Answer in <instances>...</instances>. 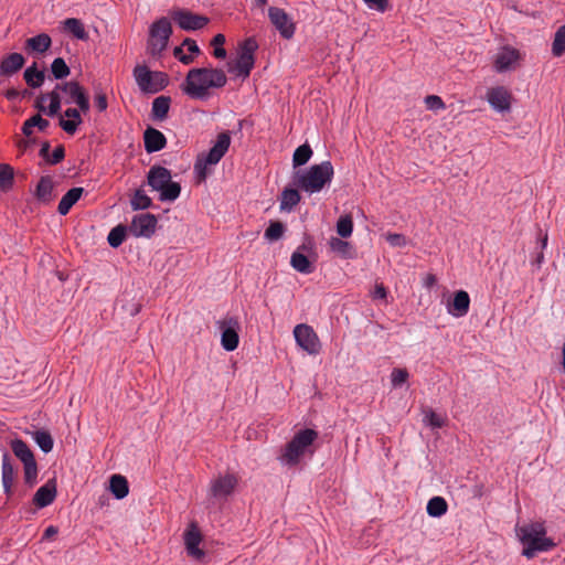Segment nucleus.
I'll return each instance as SVG.
<instances>
[{
  "mask_svg": "<svg viewBox=\"0 0 565 565\" xmlns=\"http://www.w3.org/2000/svg\"><path fill=\"white\" fill-rule=\"evenodd\" d=\"M386 288L382 284L375 286L373 292V297L375 299H384L386 298Z\"/></svg>",
  "mask_w": 565,
  "mask_h": 565,
  "instance_id": "nucleus-57",
  "label": "nucleus"
},
{
  "mask_svg": "<svg viewBox=\"0 0 565 565\" xmlns=\"http://www.w3.org/2000/svg\"><path fill=\"white\" fill-rule=\"evenodd\" d=\"M65 157V149L62 145H58L50 158H47V163L50 164H57L61 162Z\"/></svg>",
  "mask_w": 565,
  "mask_h": 565,
  "instance_id": "nucleus-53",
  "label": "nucleus"
},
{
  "mask_svg": "<svg viewBox=\"0 0 565 565\" xmlns=\"http://www.w3.org/2000/svg\"><path fill=\"white\" fill-rule=\"evenodd\" d=\"M285 231V226L281 222H271L265 231V237L268 241L279 239Z\"/></svg>",
  "mask_w": 565,
  "mask_h": 565,
  "instance_id": "nucleus-47",
  "label": "nucleus"
},
{
  "mask_svg": "<svg viewBox=\"0 0 565 565\" xmlns=\"http://www.w3.org/2000/svg\"><path fill=\"white\" fill-rule=\"evenodd\" d=\"M18 478V469L13 466L11 457L8 452L2 456L1 463V481L6 495L10 498L13 492V486Z\"/></svg>",
  "mask_w": 565,
  "mask_h": 565,
  "instance_id": "nucleus-18",
  "label": "nucleus"
},
{
  "mask_svg": "<svg viewBox=\"0 0 565 565\" xmlns=\"http://www.w3.org/2000/svg\"><path fill=\"white\" fill-rule=\"evenodd\" d=\"M181 63L185 64V65H189L190 63L193 62V57L192 55H188V54H183L180 60H179Z\"/></svg>",
  "mask_w": 565,
  "mask_h": 565,
  "instance_id": "nucleus-64",
  "label": "nucleus"
},
{
  "mask_svg": "<svg viewBox=\"0 0 565 565\" xmlns=\"http://www.w3.org/2000/svg\"><path fill=\"white\" fill-rule=\"evenodd\" d=\"M31 435L32 439L36 443L43 452L47 454L53 449L54 441L47 430L38 429Z\"/></svg>",
  "mask_w": 565,
  "mask_h": 565,
  "instance_id": "nucleus-36",
  "label": "nucleus"
},
{
  "mask_svg": "<svg viewBox=\"0 0 565 565\" xmlns=\"http://www.w3.org/2000/svg\"><path fill=\"white\" fill-rule=\"evenodd\" d=\"M225 43V36L221 33L216 34L211 42V45L214 47H223Z\"/></svg>",
  "mask_w": 565,
  "mask_h": 565,
  "instance_id": "nucleus-58",
  "label": "nucleus"
},
{
  "mask_svg": "<svg viewBox=\"0 0 565 565\" xmlns=\"http://www.w3.org/2000/svg\"><path fill=\"white\" fill-rule=\"evenodd\" d=\"M231 145V136L227 131L221 132L217 136L216 142L210 149L209 153L205 156L204 163L205 164H216L227 152Z\"/></svg>",
  "mask_w": 565,
  "mask_h": 565,
  "instance_id": "nucleus-20",
  "label": "nucleus"
},
{
  "mask_svg": "<svg viewBox=\"0 0 565 565\" xmlns=\"http://www.w3.org/2000/svg\"><path fill=\"white\" fill-rule=\"evenodd\" d=\"M330 247L333 252H337L338 254H340L343 257H348L350 255V250H351L350 243H348L341 238L332 237L330 239Z\"/></svg>",
  "mask_w": 565,
  "mask_h": 565,
  "instance_id": "nucleus-48",
  "label": "nucleus"
},
{
  "mask_svg": "<svg viewBox=\"0 0 565 565\" xmlns=\"http://www.w3.org/2000/svg\"><path fill=\"white\" fill-rule=\"evenodd\" d=\"M134 77L142 93L156 94L168 85V76L163 72H152L146 65L134 68Z\"/></svg>",
  "mask_w": 565,
  "mask_h": 565,
  "instance_id": "nucleus-7",
  "label": "nucleus"
},
{
  "mask_svg": "<svg viewBox=\"0 0 565 565\" xmlns=\"http://www.w3.org/2000/svg\"><path fill=\"white\" fill-rule=\"evenodd\" d=\"M213 55L216 58H224L226 56V51L224 47H214Z\"/></svg>",
  "mask_w": 565,
  "mask_h": 565,
  "instance_id": "nucleus-62",
  "label": "nucleus"
},
{
  "mask_svg": "<svg viewBox=\"0 0 565 565\" xmlns=\"http://www.w3.org/2000/svg\"><path fill=\"white\" fill-rule=\"evenodd\" d=\"M58 90L60 89L55 88L52 92L42 94L38 97L35 107L39 111L46 113L51 117L58 114L61 109V96Z\"/></svg>",
  "mask_w": 565,
  "mask_h": 565,
  "instance_id": "nucleus-19",
  "label": "nucleus"
},
{
  "mask_svg": "<svg viewBox=\"0 0 565 565\" xmlns=\"http://www.w3.org/2000/svg\"><path fill=\"white\" fill-rule=\"evenodd\" d=\"M145 149L148 153L157 152L167 145L164 135L154 128H147L143 132Z\"/></svg>",
  "mask_w": 565,
  "mask_h": 565,
  "instance_id": "nucleus-25",
  "label": "nucleus"
},
{
  "mask_svg": "<svg viewBox=\"0 0 565 565\" xmlns=\"http://www.w3.org/2000/svg\"><path fill=\"white\" fill-rule=\"evenodd\" d=\"M56 534H57V529L55 526H53V525H50L49 527L45 529L44 534H43V539L44 540H49V539L53 537Z\"/></svg>",
  "mask_w": 565,
  "mask_h": 565,
  "instance_id": "nucleus-60",
  "label": "nucleus"
},
{
  "mask_svg": "<svg viewBox=\"0 0 565 565\" xmlns=\"http://www.w3.org/2000/svg\"><path fill=\"white\" fill-rule=\"evenodd\" d=\"M171 99L168 96H159L153 99L151 114L157 120H163L167 118L170 109Z\"/></svg>",
  "mask_w": 565,
  "mask_h": 565,
  "instance_id": "nucleus-32",
  "label": "nucleus"
},
{
  "mask_svg": "<svg viewBox=\"0 0 565 565\" xmlns=\"http://www.w3.org/2000/svg\"><path fill=\"white\" fill-rule=\"evenodd\" d=\"M515 530L523 545L522 555L526 558H533L537 553L548 552L555 547L554 541L546 536V529L542 522L516 526Z\"/></svg>",
  "mask_w": 565,
  "mask_h": 565,
  "instance_id": "nucleus-2",
  "label": "nucleus"
},
{
  "mask_svg": "<svg viewBox=\"0 0 565 565\" xmlns=\"http://www.w3.org/2000/svg\"><path fill=\"white\" fill-rule=\"evenodd\" d=\"M520 60V52L513 47L504 46L495 55L494 67L498 72H505Z\"/></svg>",
  "mask_w": 565,
  "mask_h": 565,
  "instance_id": "nucleus-22",
  "label": "nucleus"
},
{
  "mask_svg": "<svg viewBox=\"0 0 565 565\" xmlns=\"http://www.w3.org/2000/svg\"><path fill=\"white\" fill-rule=\"evenodd\" d=\"M222 330L221 344L226 351H234L238 347L239 322L236 318L230 317L220 322Z\"/></svg>",
  "mask_w": 565,
  "mask_h": 565,
  "instance_id": "nucleus-13",
  "label": "nucleus"
},
{
  "mask_svg": "<svg viewBox=\"0 0 565 565\" xmlns=\"http://www.w3.org/2000/svg\"><path fill=\"white\" fill-rule=\"evenodd\" d=\"M13 455L23 463L24 482L32 488L38 481V463L34 454L29 445L22 439L15 438L10 441Z\"/></svg>",
  "mask_w": 565,
  "mask_h": 565,
  "instance_id": "nucleus-6",
  "label": "nucleus"
},
{
  "mask_svg": "<svg viewBox=\"0 0 565 565\" xmlns=\"http://www.w3.org/2000/svg\"><path fill=\"white\" fill-rule=\"evenodd\" d=\"M268 18L281 38L289 40L294 36L296 25L292 22L290 15L284 9L278 7H269Z\"/></svg>",
  "mask_w": 565,
  "mask_h": 565,
  "instance_id": "nucleus-11",
  "label": "nucleus"
},
{
  "mask_svg": "<svg viewBox=\"0 0 565 565\" xmlns=\"http://www.w3.org/2000/svg\"><path fill=\"white\" fill-rule=\"evenodd\" d=\"M44 78V73L36 68L35 63L24 71V79L30 87H40L43 84Z\"/></svg>",
  "mask_w": 565,
  "mask_h": 565,
  "instance_id": "nucleus-39",
  "label": "nucleus"
},
{
  "mask_svg": "<svg viewBox=\"0 0 565 565\" xmlns=\"http://www.w3.org/2000/svg\"><path fill=\"white\" fill-rule=\"evenodd\" d=\"M53 190V179L49 175L42 177L38 183L35 196L39 201L43 203H49L54 199Z\"/></svg>",
  "mask_w": 565,
  "mask_h": 565,
  "instance_id": "nucleus-28",
  "label": "nucleus"
},
{
  "mask_svg": "<svg viewBox=\"0 0 565 565\" xmlns=\"http://www.w3.org/2000/svg\"><path fill=\"white\" fill-rule=\"evenodd\" d=\"M226 82L227 77L222 70L192 68L186 74L183 90L192 98H204L210 88H221Z\"/></svg>",
  "mask_w": 565,
  "mask_h": 565,
  "instance_id": "nucleus-1",
  "label": "nucleus"
},
{
  "mask_svg": "<svg viewBox=\"0 0 565 565\" xmlns=\"http://www.w3.org/2000/svg\"><path fill=\"white\" fill-rule=\"evenodd\" d=\"M130 204L134 211L146 210L151 206L152 201L142 189H138L132 195Z\"/></svg>",
  "mask_w": 565,
  "mask_h": 565,
  "instance_id": "nucleus-41",
  "label": "nucleus"
},
{
  "mask_svg": "<svg viewBox=\"0 0 565 565\" xmlns=\"http://www.w3.org/2000/svg\"><path fill=\"white\" fill-rule=\"evenodd\" d=\"M51 72L56 79H63L70 75V67L64 58L56 57L51 64Z\"/></svg>",
  "mask_w": 565,
  "mask_h": 565,
  "instance_id": "nucleus-44",
  "label": "nucleus"
},
{
  "mask_svg": "<svg viewBox=\"0 0 565 565\" xmlns=\"http://www.w3.org/2000/svg\"><path fill=\"white\" fill-rule=\"evenodd\" d=\"M448 504L443 497L431 498L426 507L427 513L430 516L439 518L447 512Z\"/></svg>",
  "mask_w": 565,
  "mask_h": 565,
  "instance_id": "nucleus-38",
  "label": "nucleus"
},
{
  "mask_svg": "<svg viewBox=\"0 0 565 565\" xmlns=\"http://www.w3.org/2000/svg\"><path fill=\"white\" fill-rule=\"evenodd\" d=\"M408 379V372L406 369H394L391 374L393 386L397 387L404 384Z\"/></svg>",
  "mask_w": 565,
  "mask_h": 565,
  "instance_id": "nucleus-51",
  "label": "nucleus"
},
{
  "mask_svg": "<svg viewBox=\"0 0 565 565\" xmlns=\"http://www.w3.org/2000/svg\"><path fill=\"white\" fill-rule=\"evenodd\" d=\"M127 232L128 228L124 225L115 226L107 236L108 244L114 248L119 247L124 243Z\"/></svg>",
  "mask_w": 565,
  "mask_h": 565,
  "instance_id": "nucleus-42",
  "label": "nucleus"
},
{
  "mask_svg": "<svg viewBox=\"0 0 565 565\" xmlns=\"http://www.w3.org/2000/svg\"><path fill=\"white\" fill-rule=\"evenodd\" d=\"M56 89H61L70 96L67 103H74L78 108L86 114L89 110V99L84 88L77 82H66L57 84Z\"/></svg>",
  "mask_w": 565,
  "mask_h": 565,
  "instance_id": "nucleus-14",
  "label": "nucleus"
},
{
  "mask_svg": "<svg viewBox=\"0 0 565 565\" xmlns=\"http://www.w3.org/2000/svg\"><path fill=\"white\" fill-rule=\"evenodd\" d=\"M81 109L78 108H67L64 113V115L68 119H64L63 117L60 118V126L61 128L68 135H74L78 128V126L82 124V117H81Z\"/></svg>",
  "mask_w": 565,
  "mask_h": 565,
  "instance_id": "nucleus-27",
  "label": "nucleus"
},
{
  "mask_svg": "<svg viewBox=\"0 0 565 565\" xmlns=\"http://www.w3.org/2000/svg\"><path fill=\"white\" fill-rule=\"evenodd\" d=\"M182 46H186L188 51L191 54H199L200 53V47L198 46L196 42L194 40H192V39H185L183 41Z\"/></svg>",
  "mask_w": 565,
  "mask_h": 565,
  "instance_id": "nucleus-56",
  "label": "nucleus"
},
{
  "mask_svg": "<svg viewBox=\"0 0 565 565\" xmlns=\"http://www.w3.org/2000/svg\"><path fill=\"white\" fill-rule=\"evenodd\" d=\"M148 185L159 192L160 201H175L181 193V185L172 181L171 171L161 166H153L147 174Z\"/></svg>",
  "mask_w": 565,
  "mask_h": 565,
  "instance_id": "nucleus-5",
  "label": "nucleus"
},
{
  "mask_svg": "<svg viewBox=\"0 0 565 565\" xmlns=\"http://www.w3.org/2000/svg\"><path fill=\"white\" fill-rule=\"evenodd\" d=\"M25 63V60L20 53H11L7 55L0 64L1 75L11 76L20 71Z\"/></svg>",
  "mask_w": 565,
  "mask_h": 565,
  "instance_id": "nucleus-26",
  "label": "nucleus"
},
{
  "mask_svg": "<svg viewBox=\"0 0 565 565\" xmlns=\"http://www.w3.org/2000/svg\"><path fill=\"white\" fill-rule=\"evenodd\" d=\"M487 99L498 111H507L511 107V94L502 86L489 89L487 93Z\"/></svg>",
  "mask_w": 565,
  "mask_h": 565,
  "instance_id": "nucleus-21",
  "label": "nucleus"
},
{
  "mask_svg": "<svg viewBox=\"0 0 565 565\" xmlns=\"http://www.w3.org/2000/svg\"><path fill=\"white\" fill-rule=\"evenodd\" d=\"M353 232V220L350 214L341 215L337 222V233L343 237H350Z\"/></svg>",
  "mask_w": 565,
  "mask_h": 565,
  "instance_id": "nucleus-43",
  "label": "nucleus"
},
{
  "mask_svg": "<svg viewBox=\"0 0 565 565\" xmlns=\"http://www.w3.org/2000/svg\"><path fill=\"white\" fill-rule=\"evenodd\" d=\"M158 220L153 214L141 213L134 216L128 227L129 234L135 237H151L156 232Z\"/></svg>",
  "mask_w": 565,
  "mask_h": 565,
  "instance_id": "nucleus-12",
  "label": "nucleus"
},
{
  "mask_svg": "<svg viewBox=\"0 0 565 565\" xmlns=\"http://www.w3.org/2000/svg\"><path fill=\"white\" fill-rule=\"evenodd\" d=\"M436 281H437L436 276L433 274H429L426 276V278L424 280V285L427 288H431L436 284Z\"/></svg>",
  "mask_w": 565,
  "mask_h": 565,
  "instance_id": "nucleus-61",
  "label": "nucleus"
},
{
  "mask_svg": "<svg viewBox=\"0 0 565 565\" xmlns=\"http://www.w3.org/2000/svg\"><path fill=\"white\" fill-rule=\"evenodd\" d=\"M334 169L331 161H322L309 169L298 171L295 174L294 184L306 193H318L333 179Z\"/></svg>",
  "mask_w": 565,
  "mask_h": 565,
  "instance_id": "nucleus-3",
  "label": "nucleus"
},
{
  "mask_svg": "<svg viewBox=\"0 0 565 565\" xmlns=\"http://www.w3.org/2000/svg\"><path fill=\"white\" fill-rule=\"evenodd\" d=\"M237 478L234 475L220 476L210 483V493L215 499H226L235 489Z\"/></svg>",
  "mask_w": 565,
  "mask_h": 565,
  "instance_id": "nucleus-16",
  "label": "nucleus"
},
{
  "mask_svg": "<svg viewBox=\"0 0 565 565\" xmlns=\"http://www.w3.org/2000/svg\"><path fill=\"white\" fill-rule=\"evenodd\" d=\"M172 19L182 30L195 31L204 28L209 19L204 15L192 13L188 10H175L172 12Z\"/></svg>",
  "mask_w": 565,
  "mask_h": 565,
  "instance_id": "nucleus-15",
  "label": "nucleus"
},
{
  "mask_svg": "<svg viewBox=\"0 0 565 565\" xmlns=\"http://www.w3.org/2000/svg\"><path fill=\"white\" fill-rule=\"evenodd\" d=\"M56 498V483L55 480H49L45 484L40 487L34 497L33 503L39 509L50 505Z\"/></svg>",
  "mask_w": 565,
  "mask_h": 565,
  "instance_id": "nucleus-23",
  "label": "nucleus"
},
{
  "mask_svg": "<svg viewBox=\"0 0 565 565\" xmlns=\"http://www.w3.org/2000/svg\"><path fill=\"white\" fill-rule=\"evenodd\" d=\"M317 438L318 433L313 429L306 428L298 431L281 450L279 461L288 467L297 466L306 454H313L312 445Z\"/></svg>",
  "mask_w": 565,
  "mask_h": 565,
  "instance_id": "nucleus-4",
  "label": "nucleus"
},
{
  "mask_svg": "<svg viewBox=\"0 0 565 565\" xmlns=\"http://www.w3.org/2000/svg\"><path fill=\"white\" fill-rule=\"evenodd\" d=\"M40 156L45 159V161L47 162V158L51 157L50 154V142L49 141H44L42 143V147L40 149Z\"/></svg>",
  "mask_w": 565,
  "mask_h": 565,
  "instance_id": "nucleus-59",
  "label": "nucleus"
},
{
  "mask_svg": "<svg viewBox=\"0 0 565 565\" xmlns=\"http://www.w3.org/2000/svg\"><path fill=\"white\" fill-rule=\"evenodd\" d=\"M257 50V43L253 39H247L243 42L238 50V56L233 65H230L228 71L235 73L237 76L247 78L254 67L255 58L254 53Z\"/></svg>",
  "mask_w": 565,
  "mask_h": 565,
  "instance_id": "nucleus-8",
  "label": "nucleus"
},
{
  "mask_svg": "<svg viewBox=\"0 0 565 565\" xmlns=\"http://www.w3.org/2000/svg\"><path fill=\"white\" fill-rule=\"evenodd\" d=\"M446 416L437 414L433 409L424 412V423L433 428H441L446 424Z\"/></svg>",
  "mask_w": 565,
  "mask_h": 565,
  "instance_id": "nucleus-45",
  "label": "nucleus"
},
{
  "mask_svg": "<svg viewBox=\"0 0 565 565\" xmlns=\"http://www.w3.org/2000/svg\"><path fill=\"white\" fill-rule=\"evenodd\" d=\"M171 33V23L167 18H161L151 25L148 40V50L151 55H159L166 50Z\"/></svg>",
  "mask_w": 565,
  "mask_h": 565,
  "instance_id": "nucleus-9",
  "label": "nucleus"
},
{
  "mask_svg": "<svg viewBox=\"0 0 565 565\" xmlns=\"http://www.w3.org/2000/svg\"><path fill=\"white\" fill-rule=\"evenodd\" d=\"M194 168L199 172L200 178L204 179L205 178V172H204V169L202 168V162L200 160H198V162L195 163Z\"/></svg>",
  "mask_w": 565,
  "mask_h": 565,
  "instance_id": "nucleus-63",
  "label": "nucleus"
},
{
  "mask_svg": "<svg viewBox=\"0 0 565 565\" xmlns=\"http://www.w3.org/2000/svg\"><path fill=\"white\" fill-rule=\"evenodd\" d=\"M183 536L188 554L195 559H201L204 556V552L200 548L202 534L196 523L192 522L184 532Z\"/></svg>",
  "mask_w": 565,
  "mask_h": 565,
  "instance_id": "nucleus-17",
  "label": "nucleus"
},
{
  "mask_svg": "<svg viewBox=\"0 0 565 565\" xmlns=\"http://www.w3.org/2000/svg\"><path fill=\"white\" fill-rule=\"evenodd\" d=\"M312 156V149L308 143L299 146L292 156V164L295 168L306 164Z\"/></svg>",
  "mask_w": 565,
  "mask_h": 565,
  "instance_id": "nucleus-40",
  "label": "nucleus"
},
{
  "mask_svg": "<svg viewBox=\"0 0 565 565\" xmlns=\"http://www.w3.org/2000/svg\"><path fill=\"white\" fill-rule=\"evenodd\" d=\"M13 181V171L7 164H0V189L6 190L11 186Z\"/></svg>",
  "mask_w": 565,
  "mask_h": 565,
  "instance_id": "nucleus-49",
  "label": "nucleus"
},
{
  "mask_svg": "<svg viewBox=\"0 0 565 565\" xmlns=\"http://www.w3.org/2000/svg\"><path fill=\"white\" fill-rule=\"evenodd\" d=\"M51 44L52 40L50 35L46 33H41L39 35L30 38L25 42L26 49L36 53L46 52L50 49Z\"/></svg>",
  "mask_w": 565,
  "mask_h": 565,
  "instance_id": "nucleus-30",
  "label": "nucleus"
},
{
  "mask_svg": "<svg viewBox=\"0 0 565 565\" xmlns=\"http://www.w3.org/2000/svg\"><path fill=\"white\" fill-rule=\"evenodd\" d=\"M300 199L297 189L286 188L280 195V211L290 212L300 202Z\"/></svg>",
  "mask_w": 565,
  "mask_h": 565,
  "instance_id": "nucleus-31",
  "label": "nucleus"
},
{
  "mask_svg": "<svg viewBox=\"0 0 565 565\" xmlns=\"http://www.w3.org/2000/svg\"><path fill=\"white\" fill-rule=\"evenodd\" d=\"M425 105L429 110L434 111L444 110L446 108L444 100L437 95L426 96Z\"/></svg>",
  "mask_w": 565,
  "mask_h": 565,
  "instance_id": "nucleus-50",
  "label": "nucleus"
},
{
  "mask_svg": "<svg viewBox=\"0 0 565 565\" xmlns=\"http://www.w3.org/2000/svg\"><path fill=\"white\" fill-rule=\"evenodd\" d=\"M294 337L297 344L311 355L319 353L321 344L312 327L300 323L294 329Z\"/></svg>",
  "mask_w": 565,
  "mask_h": 565,
  "instance_id": "nucleus-10",
  "label": "nucleus"
},
{
  "mask_svg": "<svg viewBox=\"0 0 565 565\" xmlns=\"http://www.w3.org/2000/svg\"><path fill=\"white\" fill-rule=\"evenodd\" d=\"M50 126V121L42 118L41 115H34L22 125V134L26 137L32 135V128L36 127L39 130L44 131Z\"/></svg>",
  "mask_w": 565,
  "mask_h": 565,
  "instance_id": "nucleus-35",
  "label": "nucleus"
},
{
  "mask_svg": "<svg viewBox=\"0 0 565 565\" xmlns=\"http://www.w3.org/2000/svg\"><path fill=\"white\" fill-rule=\"evenodd\" d=\"M369 9L385 12L390 8V0H363Z\"/></svg>",
  "mask_w": 565,
  "mask_h": 565,
  "instance_id": "nucleus-52",
  "label": "nucleus"
},
{
  "mask_svg": "<svg viewBox=\"0 0 565 565\" xmlns=\"http://www.w3.org/2000/svg\"><path fill=\"white\" fill-rule=\"evenodd\" d=\"M64 29L72 33L78 40H87L88 33L86 32L84 24L76 18H67L63 21Z\"/></svg>",
  "mask_w": 565,
  "mask_h": 565,
  "instance_id": "nucleus-34",
  "label": "nucleus"
},
{
  "mask_svg": "<svg viewBox=\"0 0 565 565\" xmlns=\"http://www.w3.org/2000/svg\"><path fill=\"white\" fill-rule=\"evenodd\" d=\"M552 52L555 56H561L565 52V24L562 25L555 33L552 44Z\"/></svg>",
  "mask_w": 565,
  "mask_h": 565,
  "instance_id": "nucleus-46",
  "label": "nucleus"
},
{
  "mask_svg": "<svg viewBox=\"0 0 565 565\" xmlns=\"http://www.w3.org/2000/svg\"><path fill=\"white\" fill-rule=\"evenodd\" d=\"M83 192H84L83 188H72L71 190H68L62 196V199L58 203V206H57V212L61 215H66L70 212V210L72 209V206L79 200Z\"/></svg>",
  "mask_w": 565,
  "mask_h": 565,
  "instance_id": "nucleus-29",
  "label": "nucleus"
},
{
  "mask_svg": "<svg viewBox=\"0 0 565 565\" xmlns=\"http://www.w3.org/2000/svg\"><path fill=\"white\" fill-rule=\"evenodd\" d=\"M290 264L294 269L301 274H310L313 270V267L308 257L299 252L292 253Z\"/></svg>",
  "mask_w": 565,
  "mask_h": 565,
  "instance_id": "nucleus-37",
  "label": "nucleus"
},
{
  "mask_svg": "<svg viewBox=\"0 0 565 565\" xmlns=\"http://www.w3.org/2000/svg\"><path fill=\"white\" fill-rule=\"evenodd\" d=\"M109 489L117 499H124L128 492V481L120 475H113L109 481Z\"/></svg>",
  "mask_w": 565,
  "mask_h": 565,
  "instance_id": "nucleus-33",
  "label": "nucleus"
},
{
  "mask_svg": "<svg viewBox=\"0 0 565 565\" xmlns=\"http://www.w3.org/2000/svg\"><path fill=\"white\" fill-rule=\"evenodd\" d=\"M386 241L394 247H403L406 245V238L402 234L390 233L386 235Z\"/></svg>",
  "mask_w": 565,
  "mask_h": 565,
  "instance_id": "nucleus-54",
  "label": "nucleus"
},
{
  "mask_svg": "<svg viewBox=\"0 0 565 565\" xmlns=\"http://www.w3.org/2000/svg\"><path fill=\"white\" fill-rule=\"evenodd\" d=\"M95 105L99 111H105L107 109L108 103H107V97L104 93H102V92L96 93Z\"/></svg>",
  "mask_w": 565,
  "mask_h": 565,
  "instance_id": "nucleus-55",
  "label": "nucleus"
},
{
  "mask_svg": "<svg viewBox=\"0 0 565 565\" xmlns=\"http://www.w3.org/2000/svg\"><path fill=\"white\" fill-rule=\"evenodd\" d=\"M470 307V297L467 291L459 290L455 292L454 299L447 306L449 315L460 318L468 313Z\"/></svg>",
  "mask_w": 565,
  "mask_h": 565,
  "instance_id": "nucleus-24",
  "label": "nucleus"
}]
</instances>
